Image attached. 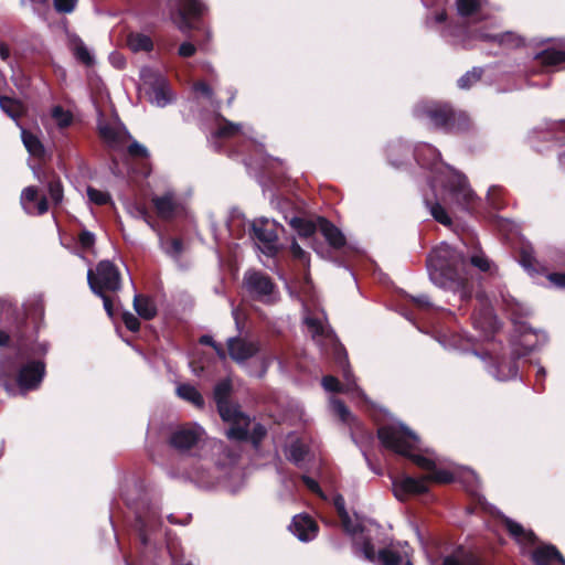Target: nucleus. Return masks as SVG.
<instances>
[{
	"label": "nucleus",
	"instance_id": "nucleus-1",
	"mask_svg": "<svg viewBox=\"0 0 565 565\" xmlns=\"http://www.w3.org/2000/svg\"><path fill=\"white\" fill-rule=\"evenodd\" d=\"M428 271L434 285L458 292L461 300L471 297L468 263L447 243H441L429 255Z\"/></svg>",
	"mask_w": 565,
	"mask_h": 565
},
{
	"label": "nucleus",
	"instance_id": "nucleus-2",
	"mask_svg": "<svg viewBox=\"0 0 565 565\" xmlns=\"http://www.w3.org/2000/svg\"><path fill=\"white\" fill-rule=\"evenodd\" d=\"M381 443L394 452L411 458L419 468L430 471L428 481L448 483L455 480L454 473L437 469L436 461L423 455L414 454L418 449L419 438L403 424L385 425L377 430Z\"/></svg>",
	"mask_w": 565,
	"mask_h": 565
},
{
	"label": "nucleus",
	"instance_id": "nucleus-3",
	"mask_svg": "<svg viewBox=\"0 0 565 565\" xmlns=\"http://www.w3.org/2000/svg\"><path fill=\"white\" fill-rule=\"evenodd\" d=\"M305 323L308 332L312 340L321 348H332L333 354L338 365L342 369L344 383L341 384L337 377L332 375L324 376L322 379V386L328 392L337 393H353L355 392L359 396L363 393L355 383V380L349 369L347 353L343 348L339 344L334 332L329 328L324 321V317H305Z\"/></svg>",
	"mask_w": 565,
	"mask_h": 565
},
{
	"label": "nucleus",
	"instance_id": "nucleus-4",
	"mask_svg": "<svg viewBox=\"0 0 565 565\" xmlns=\"http://www.w3.org/2000/svg\"><path fill=\"white\" fill-rule=\"evenodd\" d=\"M232 392L230 380H223L215 385L214 399L222 419L231 425L226 436L233 440H244L248 436L249 417L243 414L236 405L228 402Z\"/></svg>",
	"mask_w": 565,
	"mask_h": 565
},
{
	"label": "nucleus",
	"instance_id": "nucleus-5",
	"mask_svg": "<svg viewBox=\"0 0 565 565\" xmlns=\"http://www.w3.org/2000/svg\"><path fill=\"white\" fill-rule=\"evenodd\" d=\"M418 117L426 116L438 128L449 130H463L468 128V117L463 113L455 114L447 105L425 103L416 107Z\"/></svg>",
	"mask_w": 565,
	"mask_h": 565
},
{
	"label": "nucleus",
	"instance_id": "nucleus-6",
	"mask_svg": "<svg viewBox=\"0 0 565 565\" xmlns=\"http://www.w3.org/2000/svg\"><path fill=\"white\" fill-rule=\"evenodd\" d=\"M87 280L95 295H102V291H117L121 287L120 273L109 260L99 262L95 270L89 269Z\"/></svg>",
	"mask_w": 565,
	"mask_h": 565
},
{
	"label": "nucleus",
	"instance_id": "nucleus-7",
	"mask_svg": "<svg viewBox=\"0 0 565 565\" xmlns=\"http://www.w3.org/2000/svg\"><path fill=\"white\" fill-rule=\"evenodd\" d=\"M247 292L256 300L273 303L278 298V291L271 279L259 271H248L244 276Z\"/></svg>",
	"mask_w": 565,
	"mask_h": 565
},
{
	"label": "nucleus",
	"instance_id": "nucleus-8",
	"mask_svg": "<svg viewBox=\"0 0 565 565\" xmlns=\"http://www.w3.org/2000/svg\"><path fill=\"white\" fill-rule=\"evenodd\" d=\"M252 231L262 253L269 257L275 256L279 249L276 224L267 218H258L252 223Z\"/></svg>",
	"mask_w": 565,
	"mask_h": 565
},
{
	"label": "nucleus",
	"instance_id": "nucleus-9",
	"mask_svg": "<svg viewBox=\"0 0 565 565\" xmlns=\"http://www.w3.org/2000/svg\"><path fill=\"white\" fill-rule=\"evenodd\" d=\"M454 201H456L463 209H468L473 200L475 194L469 189L466 178L457 172H450V175L445 184Z\"/></svg>",
	"mask_w": 565,
	"mask_h": 565
},
{
	"label": "nucleus",
	"instance_id": "nucleus-10",
	"mask_svg": "<svg viewBox=\"0 0 565 565\" xmlns=\"http://www.w3.org/2000/svg\"><path fill=\"white\" fill-rule=\"evenodd\" d=\"M98 130L103 140L114 149L124 147L129 138L126 128L117 120H98Z\"/></svg>",
	"mask_w": 565,
	"mask_h": 565
},
{
	"label": "nucleus",
	"instance_id": "nucleus-11",
	"mask_svg": "<svg viewBox=\"0 0 565 565\" xmlns=\"http://www.w3.org/2000/svg\"><path fill=\"white\" fill-rule=\"evenodd\" d=\"M392 484L394 495L401 501L406 500L411 494H420L428 490L426 477L416 479L404 476L401 479H394Z\"/></svg>",
	"mask_w": 565,
	"mask_h": 565
},
{
	"label": "nucleus",
	"instance_id": "nucleus-12",
	"mask_svg": "<svg viewBox=\"0 0 565 565\" xmlns=\"http://www.w3.org/2000/svg\"><path fill=\"white\" fill-rule=\"evenodd\" d=\"M45 367L42 362H29L23 365L18 374V385L21 391L36 388L44 376Z\"/></svg>",
	"mask_w": 565,
	"mask_h": 565
},
{
	"label": "nucleus",
	"instance_id": "nucleus-13",
	"mask_svg": "<svg viewBox=\"0 0 565 565\" xmlns=\"http://www.w3.org/2000/svg\"><path fill=\"white\" fill-rule=\"evenodd\" d=\"M203 435L204 431L200 426H182L172 433L170 443L174 448L183 451L196 445Z\"/></svg>",
	"mask_w": 565,
	"mask_h": 565
},
{
	"label": "nucleus",
	"instance_id": "nucleus-14",
	"mask_svg": "<svg viewBox=\"0 0 565 565\" xmlns=\"http://www.w3.org/2000/svg\"><path fill=\"white\" fill-rule=\"evenodd\" d=\"M152 203L161 218H172L184 211L183 202L173 192H167L161 196H154Z\"/></svg>",
	"mask_w": 565,
	"mask_h": 565
},
{
	"label": "nucleus",
	"instance_id": "nucleus-15",
	"mask_svg": "<svg viewBox=\"0 0 565 565\" xmlns=\"http://www.w3.org/2000/svg\"><path fill=\"white\" fill-rule=\"evenodd\" d=\"M230 356L237 363H244L259 351V345L255 341H247L241 338H231L227 341Z\"/></svg>",
	"mask_w": 565,
	"mask_h": 565
},
{
	"label": "nucleus",
	"instance_id": "nucleus-16",
	"mask_svg": "<svg viewBox=\"0 0 565 565\" xmlns=\"http://www.w3.org/2000/svg\"><path fill=\"white\" fill-rule=\"evenodd\" d=\"M20 203L22 209L31 215H42L49 210L47 200L45 198L38 199L35 186H28L22 191Z\"/></svg>",
	"mask_w": 565,
	"mask_h": 565
},
{
	"label": "nucleus",
	"instance_id": "nucleus-17",
	"mask_svg": "<svg viewBox=\"0 0 565 565\" xmlns=\"http://www.w3.org/2000/svg\"><path fill=\"white\" fill-rule=\"evenodd\" d=\"M205 6L200 0H181L180 1V15L179 29L182 32L190 31L193 26L190 19H196L203 14Z\"/></svg>",
	"mask_w": 565,
	"mask_h": 565
},
{
	"label": "nucleus",
	"instance_id": "nucleus-18",
	"mask_svg": "<svg viewBox=\"0 0 565 565\" xmlns=\"http://www.w3.org/2000/svg\"><path fill=\"white\" fill-rule=\"evenodd\" d=\"M290 531L302 542H308L317 536L318 526L308 515H296L290 524Z\"/></svg>",
	"mask_w": 565,
	"mask_h": 565
},
{
	"label": "nucleus",
	"instance_id": "nucleus-19",
	"mask_svg": "<svg viewBox=\"0 0 565 565\" xmlns=\"http://www.w3.org/2000/svg\"><path fill=\"white\" fill-rule=\"evenodd\" d=\"M361 552L367 561H377L381 565H397L402 562V556L391 548L380 551L376 557L374 546L370 542L363 543Z\"/></svg>",
	"mask_w": 565,
	"mask_h": 565
},
{
	"label": "nucleus",
	"instance_id": "nucleus-20",
	"mask_svg": "<svg viewBox=\"0 0 565 565\" xmlns=\"http://www.w3.org/2000/svg\"><path fill=\"white\" fill-rule=\"evenodd\" d=\"M544 334L534 332L532 330H524L518 343L514 344L513 355L521 358L545 342Z\"/></svg>",
	"mask_w": 565,
	"mask_h": 565
},
{
	"label": "nucleus",
	"instance_id": "nucleus-21",
	"mask_svg": "<svg viewBox=\"0 0 565 565\" xmlns=\"http://www.w3.org/2000/svg\"><path fill=\"white\" fill-rule=\"evenodd\" d=\"M476 38L482 41L494 42L503 49H515L524 44L523 38L513 32H504L501 34L480 32Z\"/></svg>",
	"mask_w": 565,
	"mask_h": 565
},
{
	"label": "nucleus",
	"instance_id": "nucleus-22",
	"mask_svg": "<svg viewBox=\"0 0 565 565\" xmlns=\"http://www.w3.org/2000/svg\"><path fill=\"white\" fill-rule=\"evenodd\" d=\"M318 227L329 245L333 248H340L345 244V237L342 232L326 218H318Z\"/></svg>",
	"mask_w": 565,
	"mask_h": 565
},
{
	"label": "nucleus",
	"instance_id": "nucleus-23",
	"mask_svg": "<svg viewBox=\"0 0 565 565\" xmlns=\"http://www.w3.org/2000/svg\"><path fill=\"white\" fill-rule=\"evenodd\" d=\"M332 503L338 511L344 530L350 534H356L361 530V526L356 520L351 519L349 515L343 497L335 494L332 499Z\"/></svg>",
	"mask_w": 565,
	"mask_h": 565
},
{
	"label": "nucleus",
	"instance_id": "nucleus-24",
	"mask_svg": "<svg viewBox=\"0 0 565 565\" xmlns=\"http://www.w3.org/2000/svg\"><path fill=\"white\" fill-rule=\"evenodd\" d=\"M533 561L536 565H552L554 562L565 565V559L552 545L537 547L533 552Z\"/></svg>",
	"mask_w": 565,
	"mask_h": 565
},
{
	"label": "nucleus",
	"instance_id": "nucleus-25",
	"mask_svg": "<svg viewBox=\"0 0 565 565\" xmlns=\"http://www.w3.org/2000/svg\"><path fill=\"white\" fill-rule=\"evenodd\" d=\"M127 45L132 52H149L153 47V42L147 34L131 32L127 36Z\"/></svg>",
	"mask_w": 565,
	"mask_h": 565
},
{
	"label": "nucleus",
	"instance_id": "nucleus-26",
	"mask_svg": "<svg viewBox=\"0 0 565 565\" xmlns=\"http://www.w3.org/2000/svg\"><path fill=\"white\" fill-rule=\"evenodd\" d=\"M134 308L138 316L146 320L152 319L157 313L153 301L150 298L143 297L141 295L135 296Z\"/></svg>",
	"mask_w": 565,
	"mask_h": 565
},
{
	"label": "nucleus",
	"instance_id": "nucleus-27",
	"mask_svg": "<svg viewBox=\"0 0 565 565\" xmlns=\"http://www.w3.org/2000/svg\"><path fill=\"white\" fill-rule=\"evenodd\" d=\"M505 526L510 534L520 543V544H533L534 534L531 531H526L523 526L508 518L504 519Z\"/></svg>",
	"mask_w": 565,
	"mask_h": 565
},
{
	"label": "nucleus",
	"instance_id": "nucleus-28",
	"mask_svg": "<svg viewBox=\"0 0 565 565\" xmlns=\"http://www.w3.org/2000/svg\"><path fill=\"white\" fill-rule=\"evenodd\" d=\"M535 58H537L542 65L546 67H558L565 63V51L547 49L539 53Z\"/></svg>",
	"mask_w": 565,
	"mask_h": 565
},
{
	"label": "nucleus",
	"instance_id": "nucleus-29",
	"mask_svg": "<svg viewBox=\"0 0 565 565\" xmlns=\"http://www.w3.org/2000/svg\"><path fill=\"white\" fill-rule=\"evenodd\" d=\"M472 320L473 326L486 334L493 332L495 329V320L489 307H484L481 310L480 316H473Z\"/></svg>",
	"mask_w": 565,
	"mask_h": 565
},
{
	"label": "nucleus",
	"instance_id": "nucleus-30",
	"mask_svg": "<svg viewBox=\"0 0 565 565\" xmlns=\"http://www.w3.org/2000/svg\"><path fill=\"white\" fill-rule=\"evenodd\" d=\"M177 393L181 398L192 403L196 407H203V405H204V399H203L202 395L192 385L182 384V385L178 386Z\"/></svg>",
	"mask_w": 565,
	"mask_h": 565
},
{
	"label": "nucleus",
	"instance_id": "nucleus-31",
	"mask_svg": "<svg viewBox=\"0 0 565 565\" xmlns=\"http://www.w3.org/2000/svg\"><path fill=\"white\" fill-rule=\"evenodd\" d=\"M21 137L25 148L32 156L40 157L44 153V147L35 135L22 129Z\"/></svg>",
	"mask_w": 565,
	"mask_h": 565
},
{
	"label": "nucleus",
	"instance_id": "nucleus-32",
	"mask_svg": "<svg viewBox=\"0 0 565 565\" xmlns=\"http://www.w3.org/2000/svg\"><path fill=\"white\" fill-rule=\"evenodd\" d=\"M486 0H456L457 11L461 17H470L478 13Z\"/></svg>",
	"mask_w": 565,
	"mask_h": 565
},
{
	"label": "nucleus",
	"instance_id": "nucleus-33",
	"mask_svg": "<svg viewBox=\"0 0 565 565\" xmlns=\"http://www.w3.org/2000/svg\"><path fill=\"white\" fill-rule=\"evenodd\" d=\"M307 454H308V449H307L306 445H303L299 440H296L290 444V446L286 452V456L295 465L301 467V463L303 462Z\"/></svg>",
	"mask_w": 565,
	"mask_h": 565
},
{
	"label": "nucleus",
	"instance_id": "nucleus-34",
	"mask_svg": "<svg viewBox=\"0 0 565 565\" xmlns=\"http://www.w3.org/2000/svg\"><path fill=\"white\" fill-rule=\"evenodd\" d=\"M493 375L499 381H508L518 375V367L513 361H503L495 366Z\"/></svg>",
	"mask_w": 565,
	"mask_h": 565
},
{
	"label": "nucleus",
	"instance_id": "nucleus-35",
	"mask_svg": "<svg viewBox=\"0 0 565 565\" xmlns=\"http://www.w3.org/2000/svg\"><path fill=\"white\" fill-rule=\"evenodd\" d=\"M72 50L75 57L85 65H92L94 63V56L89 52L88 47L81 39H75L72 43Z\"/></svg>",
	"mask_w": 565,
	"mask_h": 565
},
{
	"label": "nucleus",
	"instance_id": "nucleus-36",
	"mask_svg": "<svg viewBox=\"0 0 565 565\" xmlns=\"http://www.w3.org/2000/svg\"><path fill=\"white\" fill-rule=\"evenodd\" d=\"M444 565H480V562L470 553L459 552L447 556L444 559Z\"/></svg>",
	"mask_w": 565,
	"mask_h": 565
},
{
	"label": "nucleus",
	"instance_id": "nucleus-37",
	"mask_svg": "<svg viewBox=\"0 0 565 565\" xmlns=\"http://www.w3.org/2000/svg\"><path fill=\"white\" fill-rule=\"evenodd\" d=\"M289 223L298 234L303 237L311 236L317 228V225L313 222L302 217H292Z\"/></svg>",
	"mask_w": 565,
	"mask_h": 565
},
{
	"label": "nucleus",
	"instance_id": "nucleus-38",
	"mask_svg": "<svg viewBox=\"0 0 565 565\" xmlns=\"http://www.w3.org/2000/svg\"><path fill=\"white\" fill-rule=\"evenodd\" d=\"M0 107L8 116L13 119H18L22 113L21 103L9 97L0 96Z\"/></svg>",
	"mask_w": 565,
	"mask_h": 565
},
{
	"label": "nucleus",
	"instance_id": "nucleus-39",
	"mask_svg": "<svg viewBox=\"0 0 565 565\" xmlns=\"http://www.w3.org/2000/svg\"><path fill=\"white\" fill-rule=\"evenodd\" d=\"M330 407L333 414L337 415L343 423L351 424V422L354 420V417L349 408L340 399L332 397L330 399Z\"/></svg>",
	"mask_w": 565,
	"mask_h": 565
},
{
	"label": "nucleus",
	"instance_id": "nucleus-40",
	"mask_svg": "<svg viewBox=\"0 0 565 565\" xmlns=\"http://www.w3.org/2000/svg\"><path fill=\"white\" fill-rule=\"evenodd\" d=\"M51 115L60 128L70 126L73 120L72 114L61 106L53 107Z\"/></svg>",
	"mask_w": 565,
	"mask_h": 565
},
{
	"label": "nucleus",
	"instance_id": "nucleus-41",
	"mask_svg": "<svg viewBox=\"0 0 565 565\" xmlns=\"http://www.w3.org/2000/svg\"><path fill=\"white\" fill-rule=\"evenodd\" d=\"M25 312L29 315L42 316L44 311L43 297L35 295L24 303Z\"/></svg>",
	"mask_w": 565,
	"mask_h": 565
},
{
	"label": "nucleus",
	"instance_id": "nucleus-42",
	"mask_svg": "<svg viewBox=\"0 0 565 565\" xmlns=\"http://www.w3.org/2000/svg\"><path fill=\"white\" fill-rule=\"evenodd\" d=\"M163 79H158L159 87H156L153 89L151 102L156 104L159 107L166 106L170 102V97L168 96V92L166 88L161 85L163 84Z\"/></svg>",
	"mask_w": 565,
	"mask_h": 565
},
{
	"label": "nucleus",
	"instance_id": "nucleus-43",
	"mask_svg": "<svg viewBox=\"0 0 565 565\" xmlns=\"http://www.w3.org/2000/svg\"><path fill=\"white\" fill-rule=\"evenodd\" d=\"M481 68H473L472 71L467 72L459 78L458 85L460 88L463 89L469 88L481 78Z\"/></svg>",
	"mask_w": 565,
	"mask_h": 565
},
{
	"label": "nucleus",
	"instance_id": "nucleus-44",
	"mask_svg": "<svg viewBox=\"0 0 565 565\" xmlns=\"http://www.w3.org/2000/svg\"><path fill=\"white\" fill-rule=\"evenodd\" d=\"M242 125L225 121L216 131L217 137H233L242 131Z\"/></svg>",
	"mask_w": 565,
	"mask_h": 565
},
{
	"label": "nucleus",
	"instance_id": "nucleus-45",
	"mask_svg": "<svg viewBox=\"0 0 565 565\" xmlns=\"http://www.w3.org/2000/svg\"><path fill=\"white\" fill-rule=\"evenodd\" d=\"M87 195L90 202H94L95 204L103 205L106 204L110 196L108 193L97 190L95 188L88 186L87 188Z\"/></svg>",
	"mask_w": 565,
	"mask_h": 565
},
{
	"label": "nucleus",
	"instance_id": "nucleus-46",
	"mask_svg": "<svg viewBox=\"0 0 565 565\" xmlns=\"http://www.w3.org/2000/svg\"><path fill=\"white\" fill-rule=\"evenodd\" d=\"M429 210L436 221L444 225L450 224V217L447 215L445 209L439 203L429 204Z\"/></svg>",
	"mask_w": 565,
	"mask_h": 565
},
{
	"label": "nucleus",
	"instance_id": "nucleus-47",
	"mask_svg": "<svg viewBox=\"0 0 565 565\" xmlns=\"http://www.w3.org/2000/svg\"><path fill=\"white\" fill-rule=\"evenodd\" d=\"M161 246L164 252L172 257H178L182 252V243L180 239L161 241Z\"/></svg>",
	"mask_w": 565,
	"mask_h": 565
},
{
	"label": "nucleus",
	"instance_id": "nucleus-48",
	"mask_svg": "<svg viewBox=\"0 0 565 565\" xmlns=\"http://www.w3.org/2000/svg\"><path fill=\"white\" fill-rule=\"evenodd\" d=\"M49 193L51 196V200L55 204H60L63 200V186L60 180H52L49 183Z\"/></svg>",
	"mask_w": 565,
	"mask_h": 565
},
{
	"label": "nucleus",
	"instance_id": "nucleus-49",
	"mask_svg": "<svg viewBox=\"0 0 565 565\" xmlns=\"http://www.w3.org/2000/svg\"><path fill=\"white\" fill-rule=\"evenodd\" d=\"M470 264L481 271H488L491 268V263L483 253L472 255L470 257Z\"/></svg>",
	"mask_w": 565,
	"mask_h": 565
},
{
	"label": "nucleus",
	"instance_id": "nucleus-50",
	"mask_svg": "<svg viewBox=\"0 0 565 565\" xmlns=\"http://www.w3.org/2000/svg\"><path fill=\"white\" fill-rule=\"evenodd\" d=\"M78 242L82 248L89 249L95 244V235L89 231H82L78 235Z\"/></svg>",
	"mask_w": 565,
	"mask_h": 565
},
{
	"label": "nucleus",
	"instance_id": "nucleus-51",
	"mask_svg": "<svg viewBox=\"0 0 565 565\" xmlns=\"http://www.w3.org/2000/svg\"><path fill=\"white\" fill-rule=\"evenodd\" d=\"M462 473H463L462 481L466 483L467 490L470 492H475L477 489V486H478V478H477L476 473L470 469H466Z\"/></svg>",
	"mask_w": 565,
	"mask_h": 565
},
{
	"label": "nucleus",
	"instance_id": "nucleus-52",
	"mask_svg": "<svg viewBox=\"0 0 565 565\" xmlns=\"http://www.w3.org/2000/svg\"><path fill=\"white\" fill-rule=\"evenodd\" d=\"M122 321H124L126 328L132 332L138 331L140 328V322H139L138 318L135 315H132L131 312H128V311L124 312Z\"/></svg>",
	"mask_w": 565,
	"mask_h": 565
},
{
	"label": "nucleus",
	"instance_id": "nucleus-53",
	"mask_svg": "<svg viewBox=\"0 0 565 565\" xmlns=\"http://www.w3.org/2000/svg\"><path fill=\"white\" fill-rule=\"evenodd\" d=\"M77 0H54V7L58 12L70 13L74 10Z\"/></svg>",
	"mask_w": 565,
	"mask_h": 565
},
{
	"label": "nucleus",
	"instance_id": "nucleus-54",
	"mask_svg": "<svg viewBox=\"0 0 565 565\" xmlns=\"http://www.w3.org/2000/svg\"><path fill=\"white\" fill-rule=\"evenodd\" d=\"M128 151L132 157L147 158L149 156L147 148L137 141L129 145Z\"/></svg>",
	"mask_w": 565,
	"mask_h": 565
},
{
	"label": "nucleus",
	"instance_id": "nucleus-55",
	"mask_svg": "<svg viewBox=\"0 0 565 565\" xmlns=\"http://www.w3.org/2000/svg\"><path fill=\"white\" fill-rule=\"evenodd\" d=\"M200 343L211 345L214 348L217 355L222 359L225 358V352L221 344H217L211 335L204 334L200 338Z\"/></svg>",
	"mask_w": 565,
	"mask_h": 565
},
{
	"label": "nucleus",
	"instance_id": "nucleus-56",
	"mask_svg": "<svg viewBox=\"0 0 565 565\" xmlns=\"http://www.w3.org/2000/svg\"><path fill=\"white\" fill-rule=\"evenodd\" d=\"M290 249L295 258L303 262L305 264L309 263L307 253L301 248V246L298 243L294 242L290 246Z\"/></svg>",
	"mask_w": 565,
	"mask_h": 565
},
{
	"label": "nucleus",
	"instance_id": "nucleus-57",
	"mask_svg": "<svg viewBox=\"0 0 565 565\" xmlns=\"http://www.w3.org/2000/svg\"><path fill=\"white\" fill-rule=\"evenodd\" d=\"M196 52V47L193 43L191 42H183L180 47H179V55L181 57H190L192 55H194Z\"/></svg>",
	"mask_w": 565,
	"mask_h": 565
},
{
	"label": "nucleus",
	"instance_id": "nucleus-58",
	"mask_svg": "<svg viewBox=\"0 0 565 565\" xmlns=\"http://www.w3.org/2000/svg\"><path fill=\"white\" fill-rule=\"evenodd\" d=\"M10 365H11V362L9 360L0 361V383L8 391L10 390V385H9V381H8V375L6 373V369L10 367Z\"/></svg>",
	"mask_w": 565,
	"mask_h": 565
},
{
	"label": "nucleus",
	"instance_id": "nucleus-59",
	"mask_svg": "<svg viewBox=\"0 0 565 565\" xmlns=\"http://www.w3.org/2000/svg\"><path fill=\"white\" fill-rule=\"evenodd\" d=\"M205 466H202L201 469L196 468L193 473H192V478L200 484L202 486H207L210 484L209 480H207V476L205 473Z\"/></svg>",
	"mask_w": 565,
	"mask_h": 565
},
{
	"label": "nucleus",
	"instance_id": "nucleus-60",
	"mask_svg": "<svg viewBox=\"0 0 565 565\" xmlns=\"http://www.w3.org/2000/svg\"><path fill=\"white\" fill-rule=\"evenodd\" d=\"M423 152H428L434 160H437L440 157V153L430 146H424L422 150L417 152V158L422 164H426L425 159L423 158Z\"/></svg>",
	"mask_w": 565,
	"mask_h": 565
},
{
	"label": "nucleus",
	"instance_id": "nucleus-61",
	"mask_svg": "<svg viewBox=\"0 0 565 565\" xmlns=\"http://www.w3.org/2000/svg\"><path fill=\"white\" fill-rule=\"evenodd\" d=\"M194 90H195V93L201 94L202 96H204L209 99L212 98V95H213L212 88L203 82L196 83L194 85Z\"/></svg>",
	"mask_w": 565,
	"mask_h": 565
},
{
	"label": "nucleus",
	"instance_id": "nucleus-62",
	"mask_svg": "<svg viewBox=\"0 0 565 565\" xmlns=\"http://www.w3.org/2000/svg\"><path fill=\"white\" fill-rule=\"evenodd\" d=\"M547 278L556 287L565 288V273H553Z\"/></svg>",
	"mask_w": 565,
	"mask_h": 565
},
{
	"label": "nucleus",
	"instance_id": "nucleus-63",
	"mask_svg": "<svg viewBox=\"0 0 565 565\" xmlns=\"http://www.w3.org/2000/svg\"><path fill=\"white\" fill-rule=\"evenodd\" d=\"M266 435V429L264 426L257 424L255 425L252 434V440L255 446L258 445V443L262 440V438Z\"/></svg>",
	"mask_w": 565,
	"mask_h": 565
},
{
	"label": "nucleus",
	"instance_id": "nucleus-64",
	"mask_svg": "<svg viewBox=\"0 0 565 565\" xmlns=\"http://www.w3.org/2000/svg\"><path fill=\"white\" fill-rule=\"evenodd\" d=\"M302 480L306 483V486L308 487V489H310L312 492H316L319 495L323 497L321 489L317 481H315L312 478H309L307 476H303Z\"/></svg>",
	"mask_w": 565,
	"mask_h": 565
}]
</instances>
